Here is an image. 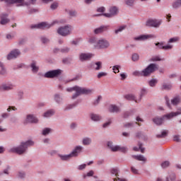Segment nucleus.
Listing matches in <instances>:
<instances>
[{
  "label": "nucleus",
  "instance_id": "obj_15",
  "mask_svg": "<svg viewBox=\"0 0 181 181\" xmlns=\"http://www.w3.org/2000/svg\"><path fill=\"white\" fill-rule=\"evenodd\" d=\"M37 121V118H36L35 116L33 115H27L25 124H28V122H30V124H36Z\"/></svg>",
  "mask_w": 181,
  "mask_h": 181
},
{
  "label": "nucleus",
  "instance_id": "obj_50",
  "mask_svg": "<svg viewBox=\"0 0 181 181\" xmlns=\"http://www.w3.org/2000/svg\"><path fill=\"white\" fill-rule=\"evenodd\" d=\"M54 100L57 103H60V101H62V98H60V96L59 95H55Z\"/></svg>",
  "mask_w": 181,
  "mask_h": 181
},
{
  "label": "nucleus",
  "instance_id": "obj_31",
  "mask_svg": "<svg viewBox=\"0 0 181 181\" xmlns=\"http://www.w3.org/2000/svg\"><path fill=\"white\" fill-rule=\"evenodd\" d=\"M168 135V131L164 130L162 132L161 134H157L156 138H165Z\"/></svg>",
  "mask_w": 181,
  "mask_h": 181
},
{
  "label": "nucleus",
  "instance_id": "obj_32",
  "mask_svg": "<svg viewBox=\"0 0 181 181\" xmlns=\"http://www.w3.org/2000/svg\"><path fill=\"white\" fill-rule=\"evenodd\" d=\"M135 159H136L137 160H141L143 162H145V160H146V158H145V157H144V156L142 155H139V156H134Z\"/></svg>",
  "mask_w": 181,
  "mask_h": 181
},
{
  "label": "nucleus",
  "instance_id": "obj_62",
  "mask_svg": "<svg viewBox=\"0 0 181 181\" xmlns=\"http://www.w3.org/2000/svg\"><path fill=\"white\" fill-rule=\"evenodd\" d=\"M18 176H19V177H21V179L23 178V177H25V173H23V172L19 173H18Z\"/></svg>",
  "mask_w": 181,
  "mask_h": 181
},
{
  "label": "nucleus",
  "instance_id": "obj_51",
  "mask_svg": "<svg viewBox=\"0 0 181 181\" xmlns=\"http://www.w3.org/2000/svg\"><path fill=\"white\" fill-rule=\"evenodd\" d=\"M74 107H76V104L69 105L65 110H71V108H74Z\"/></svg>",
  "mask_w": 181,
  "mask_h": 181
},
{
  "label": "nucleus",
  "instance_id": "obj_9",
  "mask_svg": "<svg viewBox=\"0 0 181 181\" xmlns=\"http://www.w3.org/2000/svg\"><path fill=\"white\" fill-rule=\"evenodd\" d=\"M52 26H53V24L42 22L38 24L32 25L30 28L31 29H49V28H52Z\"/></svg>",
  "mask_w": 181,
  "mask_h": 181
},
{
  "label": "nucleus",
  "instance_id": "obj_26",
  "mask_svg": "<svg viewBox=\"0 0 181 181\" xmlns=\"http://www.w3.org/2000/svg\"><path fill=\"white\" fill-rule=\"evenodd\" d=\"M179 103H180V97L179 96H177L171 100V104H173V105H177Z\"/></svg>",
  "mask_w": 181,
  "mask_h": 181
},
{
  "label": "nucleus",
  "instance_id": "obj_2",
  "mask_svg": "<svg viewBox=\"0 0 181 181\" xmlns=\"http://www.w3.org/2000/svg\"><path fill=\"white\" fill-rule=\"evenodd\" d=\"M34 144L35 143L30 140L26 142H22L18 147L11 148L10 151L13 152L14 153H18V155H22V153H25V152H26L28 146H33Z\"/></svg>",
  "mask_w": 181,
  "mask_h": 181
},
{
  "label": "nucleus",
  "instance_id": "obj_19",
  "mask_svg": "<svg viewBox=\"0 0 181 181\" xmlns=\"http://www.w3.org/2000/svg\"><path fill=\"white\" fill-rule=\"evenodd\" d=\"M8 4L12 5L13 4H18L17 6H23L25 0H7Z\"/></svg>",
  "mask_w": 181,
  "mask_h": 181
},
{
  "label": "nucleus",
  "instance_id": "obj_4",
  "mask_svg": "<svg viewBox=\"0 0 181 181\" xmlns=\"http://www.w3.org/2000/svg\"><path fill=\"white\" fill-rule=\"evenodd\" d=\"M156 69H158V66H156V64H151L141 72L135 71L134 72H133V76H144V77H146L147 76H150L151 74L153 73V71H155Z\"/></svg>",
  "mask_w": 181,
  "mask_h": 181
},
{
  "label": "nucleus",
  "instance_id": "obj_35",
  "mask_svg": "<svg viewBox=\"0 0 181 181\" xmlns=\"http://www.w3.org/2000/svg\"><path fill=\"white\" fill-rule=\"evenodd\" d=\"M172 88L171 84L164 83L163 85V90H170Z\"/></svg>",
  "mask_w": 181,
  "mask_h": 181
},
{
  "label": "nucleus",
  "instance_id": "obj_58",
  "mask_svg": "<svg viewBox=\"0 0 181 181\" xmlns=\"http://www.w3.org/2000/svg\"><path fill=\"white\" fill-rule=\"evenodd\" d=\"M41 40L42 43H47L49 42V40L45 37H41Z\"/></svg>",
  "mask_w": 181,
  "mask_h": 181
},
{
  "label": "nucleus",
  "instance_id": "obj_46",
  "mask_svg": "<svg viewBox=\"0 0 181 181\" xmlns=\"http://www.w3.org/2000/svg\"><path fill=\"white\" fill-rule=\"evenodd\" d=\"M179 6H180V4L179 2V0H177V1L173 3V7L175 8H179Z\"/></svg>",
  "mask_w": 181,
  "mask_h": 181
},
{
  "label": "nucleus",
  "instance_id": "obj_53",
  "mask_svg": "<svg viewBox=\"0 0 181 181\" xmlns=\"http://www.w3.org/2000/svg\"><path fill=\"white\" fill-rule=\"evenodd\" d=\"M95 42H97V39H95V37H90L89 39V43H95Z\"/></svg>",
  "mask_w": 181,
  "mask_h": 181
},
{
  "label": "nucleus",
  "instance_id": "obj_12",
  "mask_svg": "<svg viewBox=\"0 0 181 181\" xmlns=\"http://www.w3.org/2000/svg\"><path fill=\"white\" fill-rule=\"evenodd\" d=\"M110 173L112 175H115L116 176V178L113 179V181H127V179L125 178H120L118 175L119 173V170H118L117 168H112L110 170Z\"/></svg>",
  "mask_w": 181,
  "mask_h": 181
},
{
  "label": "nucleus",
  "instance_id": "obj_60",
  "mask_svg": "<svg viewBox=\"0 0 181 181\" xmlns=\"http://www.w3.org/2000/svg\"><path fill=\"white\" fill-rule=\"evenodd\" d=\"M69 15L70 16H76V15H77V13L74 11H69Z\"/></svg>",
  "mask_w": 181,
  "mask_h": 181
},
{
  "label": "nucleus",
  "instance_id": "obj_18",
  "mask_svg": "<svg viewBox=\"0 0 181 181\" xmlns=\"http://www.w3.org/2000/svg\"><path fill=\"white\" fill-rule=\"evenodd\" d=\"M110 29V26L109 25H103L100 26L98 28H96L94 32L96 35H98V33H103V32H107V30Z\"/></svg>",
  "mask_w": 181,
  "mask_h": 181
},
{
  "label": "nucleus",
  "instance_id": "obj_34",
  "mask_svg": "<svg viewBox=\"0 0 181 181\" xmlns=\"http://www.w3.org/2000/svg\"><path fill=\"white\" fill-rule=\"evenodd\" d=\"M156 83H158V81H156V79H152L148 82V84L150 87H155V86H156Z\"/></svg>",
  "mask_w": 181,
  "mask_h": 181
},
{
  "label": "nucleus",
  "instance_id": "obj_33",
  "mask_svg": "<svg viewBox=\"0 0 181 181\" xmlns=\"http://www.w3.org/2000/svg\"><path fill=\"white\" fill-rule=\"evenodd\" d=\"M83 144L84 145H90L91 144V139L90 138H85L83 139Z\"/></svg>",
  "mask_w": 181,
  "mask_h": 181
},
{
  "label": "nucleus",
  "instance_id": "obj_59",
  "mask_svg": "<svg viewBox=\"0 0 181 181\" xmlns=\"http://www.w3.org/2000/svg\"><path fill=\"white\" fill-rule=\"evenodd\" d=\"M11 110H13V111H16V107H13V106H10L8 107V108L7 109V111L9 112Z\"/></svg>",
  "mask_w": 181,
  "mask_h": 181
},
{
  "label": "nucleus",
  "instance_id": "obj_61",
  "mask_svg": "<svg viewBox=\"0 0 181 181\" xmlns=\"http://www.w3.org/2000/svg\"><path fill=\"white\" fill-rule=\"evenodd\" d=\"M69 50H70V49H69V48L66 47V48H64V49H61V52H62V53H67V52H69Z\"/></svg>",
  "mask_w": 181,
  "mask_h": 181
},
{
  "label": "nucleus",
  "instance_id": "obj_38",
  "mask_svg": "<svg viewBox=\"0 0 181 181\" xmlns=\"http://www.w3.org/2000/svg\"><path fill=\"white\" fill-rule=\"evenodd\" d=\"M178 40H179V37H175L170 38L168 41V43H175L176 42H178Z\"/></svg>",
  "mask_w": 181,
  "mask_h": 181
},
{
  "label": "nucleus",
  "instance_id": "obj_57",
  "mask_svg": "<svg viewBox=\"0 0 181 181\" xmlns=\"http://www.w3.org/2000/svg\"><path fill=\"white\" fill-rule=\"evenodd\" d=\"M57 6H59V5L57 4V3H54L51 5V9H56L57 8Z\"/></svg>",
  "mask_w": 181,
  "mask_h": 181
},
{
  "label": "nucleus",
  "instance_id": "obj_16",
  "mask_svg": "<svg viewBox=\"0 0 181 181\" xmlns=\"http://www.w3.org/2000/svg\"><path fill=\"white\" fill-rule=\"evenodd\" d=\"M93 54H88V53H82L80 54V61L81 62H84L86 60H90L92 57H93Z\"/></svg>",
  "mask_w": 181,
  "mask_h": 181
},
{
  "label": "nucleus",
  "instance_id": "obj_36",
  "mask_svg": "<svg viewBox=\"0 0 181 181\" xmlns=\"http://www.w3.org/2000/svg\"><path fill=\"white\" fill-rule=\"evenodd\" d=\"M125 28H127L126 25L120 26L117 30H115V33L118 34V33H119V32H122V30H124V29H125Z\"/></svg>",
  "mask_w": 181,
  "mask_h": 181
},
{
  "label": "nucleus",
  "instance_id": "obj_8",
  "mask_svg": "<svg viewBox=\"0 0 181 181\" xmlns=\"http://www.w3.org/2000/svg\"><path fill=\"white\" fill-rule=\"evenodd\" d=\"M162 23L161 21L156 19H148L146 22V26H149L150 28H159Z\"/></svg>",
  "mask_w": 181,
  "mask_h": 181
},
{
  "label": "nucleus",
  "instance_id": "obj_55",
  "mask_svg": "<svg viewBox=\"0 0 181 181\" xmlns=\"http://www.w3.org/2000/svg\"><path fill=\"white\" fill-rule=\"evenodd\" d=\"M86 166H87L86 164H83L78 166V170H83V169H86Z\"/></svg>",
  "mask_w": 181,
  "mask_h": 181
},
{
  "label": "nucleus",
  "instance_id": "obj_11",
  "mask_svg": "<svg viewBox=\"0 0 181 181\" xmlns=\"http://www.w3.org/2000/svg\"><path fill=\"white\" fill-rule=\"evenodd\" d=\"M60 74V70L57 69V70H53V71H49L47 72L45 74V77L46 78H54V77H57Z\"/></svg>",
  "mask_w": 181,
  "mask_h": 181
},
{
  "label": "nucleus",
  "instance_id": "obj_22",
  "mask_svg": "<svg viewBox=\"0 0 181 181\" xmlns=\"http://www.w3.org/2000/svg\"><path fill=\"white\" fill-rule=\"evenodd\" d=\"M110 112H118L119 111V107L115 105H111L109 107Z\"/></svg>",
  "mask_w": 181,
  "mask_h": 181
},
{
  "label": "nucleus",
  "instance_id": "obj_25",
  "mask_svg": "<svg viewBox=\"0 0 181 181\" xmlns=\"http://www.w3.org/2000/svg\"><path fill=\"white\" fill-rule=\"evenodd\" d=\"M0 74L1 76H5L6 74V69H5V66L4 65V63L0 62Z\"/></svg>",
  "mask_w": 181,
  "mask_h": 181
},
{
  "label": "nucleus",
  "instance_id": "obj_37",
  "mask_svg": "<svg viewBox=\"0 0 181 181\" xmlns=\"http://www.w3.org/2000/svg\"><path fill=\"white\" fill-rule=\"evenodd\" d=\"M132 60L133 62H138L139 60V55L136 53L133 54Z\"/></svg>",
  "mask_w": 181,
  "mask_h": 181
},
{
  "label": "nucleus",
  "instance_id": "obj_40",
  "mask_svg": "<svg viewBox=\"0 0 181 181\" xmlns=\"http://www.w3.org/2000/svg\"><path fill=\"white\" fill-rule=\"evenodd\" d=\"M169 165H170V163H169V161H164L163 163H162L161 167L163 168H168V166H169Z\"/></svg>",
  "mask_w": 181,
  "mask_h": 181
},
{
  "label": "nucleus",
  "instance_id": "obj_45",
  "mask_svg": "<svg viewBox=\"0 0 181 181\" xmlns=\"http://www.w3.org/2000/svg\"><path fill=\"white\" fill-rule=\"evenodd\" d=\"M50 132V129L46 128L42 131V135H47Z\"/></svg>",
  "mask_w": 181,
  "mask_h": 181
},
{
  "label": "nucleus",
  "instance_id": "obj_54",
  "mask_svg": "<svg viewBox=\"0 0 181 181\" xmlns=\"http://www.w3.org/2000/svg\"><path fill=\"white\" fill-rule=\"evenodd\" d=\"M105 7L102 6L97 9V12H105Z\"/></svg>",
  "mask_w": 181,
  "mask_h": 181
},
{
  "label": "nucleus",
  "instance_id": "obj_6",
  "mask_svg": "<svg viewBox=\"0 0 181 181\" xmlns=\"http://www.w3.org/2000/svg\"><path fill=\"white\" fill-rule=\"evenodd\" d=\"M71 30H73V26L66 25L64 27H61L57 30V33L61 35V36H69L71 34Z\"/></svg>",
  "mask_w": 181,
  "mask_h": 181
},
{
  "label": "nucleus",
  "instance_id": "obj_1",
  "mask_svg": "<svg viewBox=\"0 0 181 181\" xmlns=\"http://www.w3.org/2000/svg\"><path fill=\"white\" fill-rule=\"evenodd\" d=\"M181 115V108H178L177 112H172L169 114L164 115L163 117H156L153 119V122L156 125H162L165 119H172L174 117Z\"/></svg>",
  "mask_w": 181,
  "mask_h": 181
},
{
  "label": "nucleus",
  "instance_id": "obj_41",
  "mask_svg": "<svg viewBox=\"0 0 181 181\" xmlns=\"http://www.w3.org/2000/svg\"><path fill=\"white\" fill-rule=\"evenodd\" d=\"M112 70H113L114 73H115V74L119 73V66L116 65V66H113Z\"/></svg>",
  "mask_w": 181,
  "mask_h": 181
},
{
  "label": "nucleus",
  "instance_id": "obj_10",
  "mask_svg": "<svg viewBox=\"0 0 181 181\" xmlns=\"http://www.w3.org/2000/svg\"><path fill=\"white\" fill-rule=\"evenodd\" d=\"M94 46L97 49H107L110 46V42L105 40H100Z\"/></svg>",
  "mask_w": 181,
  "mask_h": 181
},
{
  "label": "nucleus",
  "instance_id": "obj_27",
  "mask_svg": "<svg viewBox=\"0 0 181 181\" xmlns=\"http://www.w3.org/2000/svg\"><path fill=\"white\" fill-rule=\"evenodd\" d=\"M102 68H103V63H101L100 62H98L95 63V64L93 65V69L95 70H101Z\"/></svg>",
  "mask_w": 181,
  "mask_h": 181
},
{
  "label": "nucleus",
  "instance_id": "obj_23",
  "mask_svg": "<svg viewBox=\"0 0 181 181\" xmlns=\"http://www.w3.org/2000/svg\"><path fill=\"white\" fill-rule=\"evenodd\" d=\"M30 67L33 73H37V71H39V67L36 66V62L33 61Z\"/></svg>",
  "mask_w": 181,
  "mask_h": 181
},
{
  "label": "nucleus",
  "instance_id": "obj_56",
  "mask_svg": "<svg viewBox=\"0 0 181 181\" xmlns=\"http://www.w3.org/2000/svg\"><path fill=\"white\" fill-rule=\"evenodd\" d=\"M165 98L167 106L168 107V108H170V103H169L170 102L169 98L168 97H165Z\"/></svg>",
  "mask_w": 181,
  "mask_h": 181
},
{
  "label": "nucleus",
  "instance_id": "obj_47",
  "mask_svg": "<svg viewBox=\"0 0 181 181\" xmlns=\"http://www.w3.org/2000/svg\"><path fill=\"white\" fill-rule=\"evenodd\" d=\"M105 76H107V73L100 72L98 74V78H101V77H105Z\"/></svg>",
  "mask_w": 181,
  "mask_h": 181
},
{
  "label": "nucleus",
  "instance_id": "obj_21",
  "mask_svg": "<svg viewBox=\"0 0 181 181\" xmlns=\"http://www.w3.org/2000/svg\"><path fill=\"white\" fill-rule=\"evenodd\" d=\"M149 37H153V35H140L135 38L136 40H146V39H149Z\"/></svg>",
  "mask_w": 181,
  "mask_h": 181
},
{
  "label": "nucleus",
  "instance_id": "obj_5",
  "mask_svg": "<svg viewBox=\"0 0 181 181\" xmlns=\"http://www.w3.org/2000/svg\"><path fill=\"white\" fill-rule=\"evenodd\" d=\"M83 149V147L81 146H76L75 149L71 152V153L69 155H64V156H59L61 159L62 160H69V159H71V158L74 156H77L80 152H81Z\"/></svg>",
  "mask_w": 181,
  "mask_h": 181
},
{
  "label": "nucleus",
  "instance_id": "obj_13",
  "mask_svg": "<svg viewBox=\"0 0 181 181\" xmlns=\"http://www.w3.org/2000/svg\"><path fill=\"white\" fill-rule=\"evenodd\" d=\"M20 54H21V52H19V50L14 49L8 54L7 59L12 60V59H16V57H18V56H19Z\"/></svg>",
  "mask_w": 181,
  "mask_h": 181
},
{
  "label": "nucleus",
  "instance_id": "obj_3",
  "mask_svg": "<svg viewBox=\"0 0 181 181\" xmlns=\"http://www.w3.org/2000/svg\"><path fill=\"white\" fill-rule=\"evenodd\" d=\"M66 91L71 93V91H76V93L72 96L73 100L77 98L81 94H91L93 93V89H88L86 88H81L75 86L66 89Z\"/></svg>",
  "mask_w": 181,
  "mask_h": 181
},
{
  "label": "nucleus",
  "instance_id": "obj_24",
  "mask_svg": "<svg viewBox=\"0 0 181 181\" xmlns=\"http://www.w3.org/2000/svg\"><path fill=\"white\" fill-rule=\"evenodd\" d=\"M124 98H126V100H129V101H135V103H138V100L135 98V96L134 95H126L124 96Z\"/></svg>",
  "mask_w": 181,
  "mask_h": 181
},
{
  "label": "nucleus",
  "instance_id": "obj_14",
  "mask_svg": "<svg viewBox=\"0 0 181 181\" xmlns=\"http://www.w3.org/2000/svg\"><path fill=\"white\" fill-rule=\"evenodd\" d=\"M110 13H103V16H105L106 18H111V16L114 15H117L118 13V8L115 6L111 7L110 8Z\"/></svg>",
  "mask_w": 181,
  "mask_h": 181
},
{
  "label": "nucleus",
  "instance_id": "obj_7",
  "mask_svg": "<svg viewBox=\"0 0 181 181\" xmlns=\"http://www.w3.org/2000/svg\"><path fill=\"white\" fill-rule=\"evenodd\" d=\"M107 146L111 149L112 152H127L128 149L124 146H113L112 142L108 141L107 142Z\"/></svg>",
  "mask_w": 181,
  "mask_h": 181
},
{
  "label": "nucleus",
  "instance_id": "obj_30",
  "mask_svg": "<svg viewBox=\"0 0 181 181\" xmlns=\"http://www.w3.org/2000/svg\"><path fill=\"white\" fill-rule=\"evenodd\" d=\"M176 175L175 173H171L169 177H167V181H175Z\"/></svg>",
  "mask_w": 181,
  "mask_h": 181
},
{
  "label": "nucleus",
  "instance_id": "obj_28",
  "mask_svg": "<svg viewBox=\"0 0 181 181\" xmlns=\"http://www.w3.org/2000/svg\"><path fill=\"white\" fill-rule=\"evenodd\" d=\"M54 114V110H50L47 111L45 114H44V117L45 118H49V117H52V115H53Z\"/></svg>",
  "mask_w": 181,
  "mask_h": 181
},
{
  "label": "nucleus",
  "instance_id": "obj_49",
  "mask_svg": "<svg viewBox=\"0 0 181 181\" xmlns=\"http://www.w3.org/2000/svg\"><path fill=\"white\" fill-rule=\"evenodd\" d=\"M173 46L172 45H164L163 50H170Z\"/></svg>",
  "mask_w": 181,
  "mask_h": 181
},
{
  "label": "nucleus",
  "instance_id": "obj_17",
  "mask_svg": "<svg viewBox=\"0 0 181 181\" xmlns=\"http://www.w3.org/2000/svg\"><path fill=\"white\" fill-rule=\"evenodd\" d=\"M9 22H11V20L8 18V14L6 13L1 14V21H0L1 25H6V23H9Z\"/></svg>",
  "mask_w": 181,
  "mask_h": 181
},
{
  "label": "nucleus",
  "instance_id": "obj_43",
  "mask_svg": "<svg viewBox=\"0 0 181 181\" xmlns=\"http://www.w3.org/2000/svg\"><path fill=\"white\" fill-rule=\"evenodd\" d=\"M160 60H162V59H160V57H159L158 56L151 58V62H160Z\"/></svg>",
  "mask_w": 181,
  "mask_h": 181
},
{
  "label": "nucleus",
  "instance_id": "obj_29",
  "mask_svg": "<svg viewBox=\"0 0 181 181\" xmlns=\"http://www.w3.org/2000/svg\"><path fill=\"white\" fill-rule=\"evenodd\" d=\"M90 118L93 121H100V119H101V117H100V115H95V114H91Z\"/></svg>",
  "mask_w": 181,
  "mask_h": 181
},
{
  "label": "nucleus",
  "instance_id": "obj_52",
  "mask_svg": "<svg viewBox=\"0 0 181 181\" xmlns=\"http://www.w3.org/2000/svg\"><path fill=\"white\" fill-rule=\"evenodd\" d=\"M139 148L141 153H144L145 152V148H142V144L139 143Z\"/></svg>",
  "mask_w": 181,
  "mask_h": 181
},
{
  "label": "nucleus",
  "instance_id": "obj_39",
  "mask_svg": "<svg viewBox=\"0 0 181 181\" xmlns=\"http://www.w3.org/2000/svg\"><path fill=\"white\" fill-rule=\"evenodd\" d=\"M131 171L132 173H134V175H139V171L134 167H131Z\"/></svg>",
  "mask_w": 181,
  "mask_h": 181
},
{
  "label": "nucleus",
  "instance_id": "obj_63",
  "mask_svg": "<svg viewBox=\"0 0 181 181\" xmlns=\"http://www.w3.org/2000/svg\"><path fill=\"white\" fill-rule=\"evenodd\" d=\"M93 175H94V171L90 170V171H89V172L87 173L86 176L90 177V176H93Z\"/></svg>",
  "mask_w": 181,
  "mask_h": 181
},
{
  "label": "nucleus",
  "instance_id": "obj_44",
  "mask_svg": "<svg viewBox=\"0 0 181 181\" xmlns=\"http://www.w3.org/2000/svg\"><path fill=\"white\" fill-rule=\"evenodd\" d=\"M134 1L135 0H127L126 4H127L129 6H132V5H134Z\"/></svg>",
  "mask_w": 181,
  "mask_h": 181
},
{
  "label": "nucleus",
  "instance_id": "obj_48",
  "mask_svg": "<svg viewBox=\"0 0 181 181\" xmlns=\"http://www.w3.org/2000/svg\"><path fill=\"white\" fill-rule=\"evenodd\" d=\"M173 139L175 142H179L180 141V136L179 135H175L173 136Z\"/></svg>",
  "mask_w": 181,
  "mask_h": 181
},
{
  "label": "nucleus",
  "instance_id": "obj_20",
  "mask_svg": "<svg viewBox=\"0 0 181 181\" xmlns=\"http://www.w3.org/2000/svg\"><path fill=\"white\" fill-rule=\"evenodd\" d=\"M13 88V85H10V84L0 85V91H9V90H12Z\"/></svg>",
  "mask_w": 181,
  "mask_h": 181
},
{
  "label": "nucleus",
  "instance_id": "obj_64",
  "mask_svg": "<svg viewBox=\"0 0 181 181\" xmlns=\"http://www.w3.org/2000/svg\"><path fill=\"white\" fill-rule=\"evenodd\" d=\"M6 39H8L9 40H11V39H13V35H11V34H8L6 35Z\"/></svg>",
  "mask_w": 181,
  "mask_h": 181
},
{
  "label": "nucleus",
  "instance_id": "obj_42",
  "mask_svg": "<svg viewBox=\"0 0 181 181\" xmlns=\"http://www.w3.org/2000/svg\"><path fill=\"white\" fill-rule=\"evenodd\" d=\"M156 46H158V49L163 50V47H164L163 42H157L156 43Z\"/></svg>",
  "mask_w": 181,
  "mask_h": 181
}]
</instances>
